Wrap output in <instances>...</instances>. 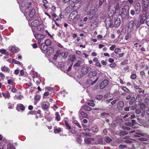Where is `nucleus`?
I'll list each match as a JSON object with an SVG mask.
<instances>
[{"instance_id":"obj_9","label":"nucleus","mask_w":149,"mask_h":149,"mask_svg":"<svg viewBox=\"0 0 149 149\" xmlns=\"http://www.w3.org/2000/svg\"><path fill=\"white\" fill-rule=\"evenodd\" d=\"M54 52V49L51 47H49L46 51L45 53L49 55H50L52 54Z\"/></svg>"},{"instance_id":"obj_24","label":"nucleus","mask_w":149,"mask_h":149,"mask_svg":"<svg viewBox=\"0 0 149 149\" xmlns=\"http://www.w3.org/2000/svg\"><path fill=\"white\" fill-rule=\"evenodd\" d=\"M14 98L15 99L21 100L23 98V97L21 95H16L14 97Z\"/></svg>"},{"instance_id":"obj_32","label":"nucleus","mask_w":149,"mask_h":149,"mask_svg":"<svg viewBox=\"0 0 149 149\" xmlns=\"http://www.w3.org/2000/svg\"><path fill=\"white\" fill-rule=\"evenodd\" d=\"M122 89L123 91L126 92L127 93H129L130 92V90L128 89L126 87H123L122 88Z\"/></svg>"},{"instance_id":"obj_40","label":"nucleus","mask_w":149,"mask_h":149,"mask_svg":"<svg viewBox=\"0 0 149 149\" xmlns=\"http://www.w3.org/2000/svg\"><path fill=\"white\" fill-rule=\"evenodd\" d=\"M102 95H100L96 96L95 98L97 100H100L102 98Z\"/></svg>"},{"instance_id":"obj_52","label":"nucleus","mask_w":149,"mask_h":149,"mask_svg":"<svg viewBox=\"0 0 149 149\" xmlns=\"http://www.w3.org/2000/svg\"><path fill=\"white\" fill-rule=\"evenodd\" d=\"M0 76L2 80L5 79V75L2 73L0 72Z\"/></svg>"},{"instance_id":"obj_28","label":"nucleus","mask_w":149,"mask_h":149,"mask_svg":"<svg viewBox=\"0 0 149 149\" xmlns=\"http://www.w3.org/2000/svg\"><path fill=\"white\" fill-rule=\"evenodd\" d=\"M148 138V136H147V135H146V136H145L144 138L142 137V138H139L138 139L141 141H146Z\"/></svg>"},{"instance_id":"obj_38","label":"nucleus","mask_w":149,"mask_h":149,"mask_svg":"<svg viewBox=\"0 0 149 149\" xmlns=\"http://www.w3.org/2000/svg\"><path fill=\"white\" fill-rule=\"evenodd\" d=\"M81 62L80 61H78L77 63L75 64L74 65V66L75 67H78L81 64Z\"/></svg>"},{"instance_id":"obj_26","label":"nucleus","mask_w":149,"mask_h":149,"mask_svg":"<svg viewBox=\"0 0 149 149\" xmlns=\"http://www.w3.org/2000/svg\"><path fill=\"white\" fill-rule=\"evenodd\" d=\"M51 40L50 39H47L45 41V44L47 46L51 45Z\"/></svg>"},{"instance_id":"obj_14","label":"nucleus","mask_w":149,"mask_h":149,"mask_svg":"<svg viewBox=\"0 0 149 149\" xmlns=\"http://www.w3.org/2000/svg\"><path fill=\"white\" fill-rule=\"evenodd\" d=\"M41 98V96L40 95H36L34 98L35 102L34 104L35 105L37 104V103L39 101Z\"/></svg>"},{"instance_id":"obj_47","label":"nucleus","mask_w":149,"mask_h":149,"mask_svg":"<svg viewBox=\"0 0 149 149\" xmlns=\"http://www.w3.org/2000/svg\"><path fill=\"white\" fill-rule=\"evenodd\" d=\"M116 47V45H112V46L110 47L109 49L111 51H113Z\"/></svg>"},{"instance_id":"obj_43","label":"nucleus","mask_w":149,"mask_h":149,"mask_svg":"<svg viewBox=\"0 0 149 149\" xmlns=\"http://www.w3.org/2000/svg\"><path fill=\"white\" fill-rule=\"evenodd\" d=\"M135 100V98L134 97H132L131 100L129 102V104L130 105L132 104L134 102Z\"/></svg>"},{"instance_id":"obj_30","label":"nucleus","mask_w":149,"mask_h":149,"mask_svg":"<svg viewBox=\"0 0 149 149\" xmlns=\"http://www.w3.org/2000/svg\"><path fill=\"white\" fill-rule=\"evenodd\" d=\"M7 147V149H15V147L10 143L8 144Z\"/></svg>"},{"instance_id":"obj_36","label":"nucleus","mask_w":149,"mask_h":149,"mask_svg":"<svg viewBox=\"0 0 149 149\" xmlns=\"http://www.w3.org/2000/svg\"><path fill=\"white\" fill-rule=\"evenodd\" d=\"M42 108L45 109H47L48 108V105L46 104H43L42 106Z\"/></svg>"},{"instance_id":"obj_5","label":"nucleus","mask_w":149,"mask_h":149,"mask_svg":"<svg viewBox=\"0 0 149 149\" xmlns=\"http://www.w3.org/2000/svg\"><path fill=\"white\" fill-rule=\"evenodd\" d=\"M108 84V81L107 80H104L101 82L100 86L101 89H102L107 86Z\"/></svg>"},{"instance_id":"obj_16","label":"nucleus","mask_w":149,"mask_h":149,"mask_svg":"<svg viewBox=\"0 0 149 149\" xmlns=\"http://www.w3.org/2000/svg\"><path fill=\"white\" fill-rule=\"evenodd\" d=\"M135 9L136 11L139 13L141 9L140 4L139 3H136L135 6Z\"/></svg>"},{"instance_id":"obj_56","label":"nucleus","mask_w":149,"mask_h":149,"mask_svg":"<svg viewBox=\"0 0 149 149\" xmlns=\"http://www.w3.org/2000/svg\"><path fill=\"white\" fill-rule=\"evenodd\" d=\"M138 99L139 100V102H140L141 101V97L138 95H137L136 98V100Z\"/></svg>"},{"instance_id":"obj_1","label":"nucleus","mask_w":149,"mask_h":149,"mask_svg":"<svg viewBox=\"0 0 149 149\" xmlns=\"http://www.w3.org/2000/svg\"><path fill=\"white\" fill-rule=\"evenodd\" d=\"M80 16L78 15L77 12L74 11L72 12L69 15L68 19L70 21L73 20L75 19H78L79 18Z\"/></svg>"},{"instance_id":"obj_4","label":"nucleus","mask_w":149,"mask_h":149,"mask_svg":"<svg viewBox=\"0 0 149 149\" xmlns=\"http://www.w3.org/2000/svg\"><path fill=\"white\" fill-rule=\"evenodd\" d=\"M146 16L145 14H143L142 15H141L140 17V20L139 22H138V23L136 25V27H138L140 25V24H139L140 22L141 24H143L144 22L146 20Z\"/></svg>"},{"instance_id":"obj_19","label":"nucleus","mask_w":149,"mask_h":149,"mask_svg":"<svg viewBox=\"0 0 149 149\" xmlns=\"http://www.w3.org/2000/svg\"><path fill=\"white\" fill-rule=\"evenodd\" d=\"M124 105V103L122 101H120L118 104L117 107L118 109H122Z\"/></svg>"},{"instance_id":"obj_63","label":"nucleus","mask_w":149,"mask_h":149,"mask_svg":"<svg viewBox=\"0 0 149 149\" xmlns=\"http://www.w3.org/2000/svg\"><path fill=\"white\" fill-rule=\"evenodd\" d=\"M102 139L100 138L98 140V142L99 144H102Z\"/></svg>"},{"instance_id":"obj_2","label":"nucleus","mask_w":149,"mask_h":149,"mask_svg":"<svg viewBox=\"0 0 149 149\" xmlns=\"http://www.w3.org/2000/svg\"><path fill=\"white\" fill-rule=\"evenodd\" d=\"M142 8L143 11L147 13L149 10V5L148 0H143Z\"/></svg>"},{"instance_id":"obj_21","label":"nucleus","mask_w":149,"mask_h":149,"mask_svg":"<svg viewBox=\"0 0 149 149\" xmlns=\"http://www.w3.org/2000/svg\"><path fill=\"white\" fill-rule=\"evenodd\" d=\"M59 53L60 54L63 56L64 58H66L68 55V53L67 52H58V54Z\"/></svg>"},{"instance_id":"obj_15","label":"nucleus","mask_w":149,"mask_h":149,"mask_svg":"<svg viewBox=\"0 0 149 149\" xmlns=\"http://www.w3.org/2000/svg\"><path fill=\"white\" fill-rule=\"evenodd\" d=\"M97 74V73L95 71H91L88 74V76L89 77H92L95 76Z\"/></svg>"},{"instance_id":"obj_48","label":"nucleus","mask_w":149,"mask_h":149,"mask_svg":"<svg viewBox=\"0 0 149 149\" xmlns=\"http://www.w3.org/2000/svg\"><path fill=\"white\" fill-rule=\"evenodd\" d=\"M58 52H57L56 54L54 55L53 59L54 60H56L57 57L58 56Z\"/></svg>"},{"instance_id":"obj_6","label":"nucleus","mask_w":149,"mask_h":149,"mask_svg":"<svg viewBox=\"0 0 149 149\" xmlns=\"http://www.w3.org/2000/svg\"><path fill=\"white\" fill-rule=\"evenodd\" d=\"M39 23V21L38 20H35L33 21L31 23V25L30 26L31 27H36L38 26ZM29 24L30 25V22H29Z\"/></svg>"},{"instance_id":"obj_57","label":"nucleus","mask_w":149,"mask_h":149,"mask_svg":"<svg viewBox=\"0 0 149 149\" xmlns=\"http://www.w3.org/2000/svg\"><path fill=\"white\" fill-rule=\"evenodd\" d=\"M6 51V50L4 49H1L0 50V52L2 54L5 53Z\"/></svg>"},{"instance_id":"obj_51","label":"nucleus","mask_w":149,"mask_h":149,"mask_svg":"<svg viewBox=\"0 0 149 149\" xmlns=\"http://www.w3.org/2000/svg\"><path fill=\"white\" fill-rule=\"evenodd\" d=\"M127 133H126L125 131H121L120 132V134L121 135L124 136L127 134Z\"/></svg>"},{"instance_id":"obj_17","label":"nucleus","mask_w":149,"mask_h":149,"mask_svg":"<svg viewBox=\"0 0 149 149\" xmlns=\"http://www.w3.org/2000/svg\"><path fill=\"white\" fill-rule=\"evenodd\" d=\"M35 14V10L34 9H32L29 13V16L30 18L33 17Z\"/></svg>"},{"instance_id":"obj_12","label":"nucleus","mask_w":149,"mask_h":149,"mask_svg":"<svg viewBox=\"0 0 149 149\" xmlns=\"http://www.w3.org/2000/svg\"><path fill=\"white\" fill-rule=\"evenodd\" d=\"M27 0H19L18 1V3H20L21 5L23 7L27 4Z\"/></svg>"},{"instance_id":"obj_53","label":"nucleus","mask_w":149,"mask_h":149,"mask_svg":"<svg viewBox=\"0 0 149 149\" xmlns=\"http://www.w3.org/2000/svg\"><path fill=\"white\" fill-rule=\"evenodd\" d=\"M81 134L83 136H90V134L88 133H82Z\"/></svg>"},{"instance_id":"obj_60","label":"nucleus","mask_w":149,"mask_h":149,"mask_svg":"<svg viewBox=\"0 0 149 149\" xmlns=\"http://www.w3.org/2000/svg\"><path fill=\"white\" fill-rule=\"evenodd\" d=\"M123 129L124 130H130V128L128 127L124 126H123Z\"/></svg>"},{"instance_id":"obj_22","label":"nucleus","mask_w":149,"mask_h":149,"mask_svg":"<svg viewBox=\"0 0 149 149\" xmlns=\"http://www.w3.org/2000/svg\"><path fill=\"white\" fill-rule=\"evenodd\" d=\"M62 129L60 127H56V128L54 127V132L55 133H58L61 131H62Z\"/></svg>"},{"instance_id":"obj_50","label":"nucleus","mask_w":149,"mask_h":149,"mask_svg":"<svg viewBox=\"0 0 149 149\" xmlns=\"http://www.w3.org/2000/svg\"><path fill=\"white\" fill-rule=\"evenodd\" d=\"M87 104L88 105H89L90 106L92 107H94L95 106V104H94L93 103L90 102H88L87 103Z\"/></svg>"},{"instance_id":"obj_7","label":"nucleus","mask_w":149,"mask_h":149,"mask_svg":"<svg viewBox=\"0 0 149 149\" xmlns=\"http://www.w3.org/2000/svg\"><path fill=\"white\" fill-rule=\"evenodd\" d=\"M89 68L88 67H84L81 69V73L83 75H85L89 72Z\"/></svg>"},{"instance_id":"obj_20","label":"nucleus","mask_w":149,"mask_h":149,"mask_svg":"<svg viewBox=\"0 0 149 149\" xmlns=\"http://www.w3.org/2000/svg\"><path fill=\"white\" fill-rule=\"evenodd\" d=\"M1 69L3 71H5L8 72H9L10 71L9 68L5 65L2 67L1 68Z\"/></svg>"},{"instance_id":"obj_46","label":"nucleus","mask_w":149,"mask_h":149,"mask_svg":"<svg viewBox=\"0 0 149 149\" xmlns=\"http://www.w3.org/2000/svg\"><path fill=\"white\" fill-rule=\"evenodd\" d=\"M125 125L129 126H133V123L131 122H129L126 123Z\"/></svg>"},{"instance_id":"obj_33","label":"nucleus","mask_w":149,"mask_h":149,"mask_svg":"<svg viewBox=\"0 0 149 149\" xmlns=\"http://www.w3.org/2000/svg\"><path fill=\"white\" fill-rule=\"evenodd\" d=\"M105 140L107 143H109L111 141V139L108 136L106 137Z\"/></svg>"},{"instance_id":"obj_34","label":"nucleus","mask_w":149,"mask_h":149,"mask_svg":"<svg viewBox=\"0 0 149 149\" xmlns=\"http://www.w3.org/2000/svg\"><path fill=\"white\" fill-rule=\"evenodd\" d=\"M3 95L5 98H9L10 96V94L9 93H3Z\"/></svg>"},{"instance_id":"obj_18","label":"nucleus","mask_w":149,"mask_h":149,"mask_svg":"<svg viewBox=\"0 0 149 149\" xmlns=\"http://www.w3.org/2000/svg\"><path fill=\"white\" fill-rule=\"evenodd\" d=\"M91 130L94 133H96L98 131V129L96 125L93 126L91 128Z\"/></svg>"},{"instance_id":"obj_39","label":"nucleus","mask_w":149,"mask_h":149,"mask_svg":"<svg viewBox=\"0 0 149 149\" xmlns=\"http://www.w3.org/2000/svg\"><path fill=\"white\" fill-rule=\"evenodd\" d=\"M140 108L143 110L146 108V106L143 103H141L140 104Z\"/></svg>"},{"instance_id":"obj_35","label":"nucleus","mask_w":149,"mask_h":149,"mask_svg":"<svg viewBox=\"0 0 149 149\" xmlns=\"http://www.w3.org/2000/svg\"><path fill=\"white\" fill-rule=\"evenodd\" d=\"M146 22L148 26H149V16H147L146 19Z\"/></svg>"},{"instance_id":"obj_54","label":"nucleus","mask_w":149,"mask_h":149,"mask_svg":"<svg viewBox=\"0 0 149 149\" xmlns=\"http://www.w3.org/2000/svg\"><path fill=\"white\" fill-rule=\"evenodd\" d=\"M137 91L139 93H143L144 92V90L143 89H142L139 88V89H138L137 90Z\"/></svg>"},{"instance_id":"obj_62","label":"nucleus","mask_w":149,"mask_h":149,"mask_svg":"<svg viewBox=\"0 0 149 149\" xmlns=\"http://www.w3.org/2000/svg\"><path fill=\"white\" fill-rule=\"evenodd\" d=\"M8 83L9 84H12L13 83V81L11 79H9L8 80Z\"/></svg>"},{"instance_id":"obj_29","label":"nucleus","mask_w":149,"mask_h":149,"mask_svg":"<svg viewBox=\"0 0 149 149\" xmlns=\"http://www.w3.org/2000/svg\"><path fill=\"white\" fill-rule=\"evenodd\" d=\"M55 119L58 121H59L60 120L61 118L58 113L56 112L55 113Z\"/></svg>"},{"instance_id":"obj_25","label":"nucleus","mask_w":149,"mask_h":149,"mask_svg":"<svg viewBox=\"0 0 149 149\" xmlns=\"http://www.w3.org/2000/svg\"><path fill=\"white\" fill-rule=\"evenodd\" d=\"M82 107L84 110L86 111H89L91 110V108L88 106L86 105L82 106Z\"/></svg>"},{"instance_id":"obj_8","label":"nucleus","mask_w":149,"mask_h":149,"mask_svg":"<svg viewBox=\"0 0 149 149\" xmlns=\"http://www.w3.org/2000/svg\"><path fill=\"white\" fill-rule=\"evenodd\" d=\"M41 48L42 52L43 53H45L48 47L45 43H42L41 45Z\"/></svg>"},{"instance_id":"obj_11","label":"nucleus","mask_w":149,"mask_h":149,"mask_svg":"<svg viewBox=\"0 0 149 149\" xmlns=\"http://www.w3.org/2000/svg\"><path fill=\"white\" fill-rule=\"evenodd\" d=\"M120 18H116L115 22V26L116 27H118L120 24Z\"/></svg>"},{"instance_id":"obj_23","label":"nucleus","mask_w":149,"mask_h":149,"mask_svg":"<svg viewBox=\"0 0 149 149\" xmlns=\"http://www.w3.org/2000/svg\"><path fill=\"white\" fill-rule=\"evenodd\" d=\"M107 19L105 22L106 26L107 28L108 27H111L113 26V24L112 23H111L110 21H109L108 22H107Z\"/></svg>"},{"instance_id":"obj_45","label":"nucleus","mask_w":149,"mask_h":149,"mask_svg":"<svg viewBox=\"0 0 149 149\" xmlns=\"http://www.w3.org/2000/svg\"><path fill=\"white\" fill-rule=\"evenodd\" d=\"M131 78L133 79H135L136 77V75L135 74H133L131 76Z\"/></svg>"},{"instance_id":"obj_55","label":"nucleus","mask_w":149,"mask_h":149,"mask_svg":"<svg viewBox=\"0 0 149 149\" xmlns=\"http://www.w3.org/2000/svg\"><path fill=\"white\" fill-rule=\"evenodd\" d=\"M65 124L67 129H68L69 130L71 129V128L70 126L68 124L67 122H65Z\"/></svg>"},{"instance_id":"obj_58","label":"nucleus","mask_w":149,"mask_h":149,"mask_svg":"<svg viewBox=\"0 0 149 149\" xmlns=\"http://www.w3.org/2000/svg\"><path fill=\"white\" fill-rule=\"evenodd\" d=\"M77 2L76 1V0H70V3L71 4H72L74 3H76Z\"/></svg>"},{"instance_id":"obj_10","label":"nucleus","mask_w":149,"mask_h":149,"mask_svg":"<svg viewBox=\"0 0 149 149\" xmlns=\"http://www.w3.org/2000/svg\"><path fill=\"white\" fill-rule=\"evenodd\" d=\"M94 140V139L92 138H85L84 141L87 144H89L92 143V141Z\"/></svg>"},{"instance_id":"obj_27","label":"nucleus","mask_w":149,"mask_h":149,"mask_svg":"<svg viewBox=\"0 0 149 149\" xmlns=\"http://www.w3.org/2000/svg\"><path fill=\"white\" fill-rule=\"evenodd\" d=\"M134 26V22L133 21H131L129 23L128 27L129 28H132Z\"/></svg>"},{"instance_id":"obj_61","label":"nucleus","mask_w":149,"mask_h":149,"mask_svg":"<svg viewBox=\"0 0 149 149\" xmlns=\"http://www.w3.org/2000/svg\"><path fill=\"white\" fill-rule=\"evenodd\" d=\"M134 87L137 90L139 89V87L137 85L135 84H134Z\"/></svg>"},{"instance_id":"obj_37","label":"nucleus","mask_w":149,"mask_h":149,"mask_svg":"<svg viewBox=\"0 0 149 149\" xmlns=\"http://www.w3.org/2000/svg\"><path fill=\"white\" fill-rule=\"evenodd\" d=\"M80 113L81 114V116L87 118V114L84 113V112L81 111L80 112Z\"/></svg>"},{"instance_id":"obj_3","label":"nucleus","mask_w":149,"mask_h":149,"mask_svg":"<svg viewBox=\"0 0 149 149\" xmlns=\"http://www.w3.org/2000/svg\"><path fill=\"white\" fill-rule=\"evenodd\" d=\"M34 36L36 39L37 40L38 43L39 45L40 44L41 42L45 38V36L41 34H34Z\"/></svg>"},{"instance_id":"obj_64","label":"nucleus","mask_w":149,"mask_h":149,"mask_svg":"<svg viewBox=\"0 0 149 149\" xmlns=\"http://www.w3.org/2000/svg\"><path fill=\"white\" fill-rule=\"evenodd\" d=\"M136 113L137 114H139L141 112V110L140 109H136L135 111Z\"/></svg>"},{"instance_id":"obj_44","label":"nucleus","mask_w":149,"mask_h":149,"mask_svg":"<svg viewBox=\"0 0 149 149\" xmlns=\"http://www.w3.org/2000/svg\"><path fill=\"white\" fill-rule=\"evenodd\" d=\"M138 135H141L142 136H144L145 135L144 134L141 133H136V134L134 136L136 137H139Z\"/></svg>"},{"instance_id":"obj_59","label":"nucleus","mask_w":149,"mask_h":149,"mask_svg":"<svg viewBox=\"0 0 149 149\" xmlns=\"http://www.w3.org/2000/svg\"><path fill=\"white\" fill-rule=\"evenodd\" d=\"M42 28L41 25H39L37 27V30L39 31H41Z\"/></svg>"},{"instance_id":"obj_42","label":"nucleus","mask_w":149,"mask_h":149,"mask_svg":"<svg viewBox=\"0 0 149 149\" xmlns=\"http://www.w3.org/2000/svg\"><path fill=\"white\" fill-rule=\"evenodd\" d=\"M12 62L16 64H20L21 63L19 61H16L15 59H12Z\"/></svg>"},{"instance_id":"obj_13","label":"nucleus","mask_w":149,"mask_h":149,"mask_svg":"<svg viewBox=\"0 0 149 149\" xmlns=\"http://www.w3.org/2000/svg\"><path fill=\"white\" fill-rule=\"evenodd\" d=\"M8 49L12 52L13 53H16L17 51V49L14 46H10L9 47Z\"/></svg>"},{"instance_id":"obj_41","label":"nucleus","mask_w":149,"mask_h":149,"mask_svg":"<svg viewBox=\"0 0 149 149\" xmlns=\"http://www.w3.org/2000/svg\"><path fill=\"white\" fill-rule=\"evenodd\" d=\"M39 77L40 75L38 74L36 72H35L33 75V78H35L36 77Z\"/></svg>"},{"instance_id":"obj_49","label":"nucleus","mask_w":149,"mask_h":149,"mask_svg":"<svg viewBox=\"0 0 149 149\" xmlns=\"http://www.w3.org/2000/svg\"><path fill=\"white\" fill-rule=\"evenodd\" d=\"M121 49L120 48H116L115 49L114 52L116 54H118V52Z\"/></svg>"},{"instance_id":"obj_31","label":"nucleus","mask_w":149,"mask_h":149,"mask_svg":"<svg viewBox=\"0 0 149 149\" xmlns=\"http://www.w3.org/2000/svg\"><path fill=\"white\" fill-rule=\"evenodd\" d=\"M17 106L19 107L20 109L22 110H23L25 109V107L24 106L21 104H18Z\"/></svg>"}]
</instances>
